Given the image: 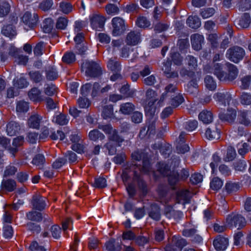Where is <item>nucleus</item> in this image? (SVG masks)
<instances>
[{
    "label": "nucleus",
    "mask_w": 251,
    "mask_h": 251,
    "mask_svg": "<svg viewBox=\"0 0 251 251\" xmlns=\"http://www.w3.org/2000/svg\"><path fill=\"white\" fill-rule=\"evenodd\" d=\"M146 96L147 98V103L145 106V111L146 114L151 120L148 126V129L146 131V128H144L141 130L140 136L142 137L147 134L150 136L151 134L155 132V124L154 122L156 117H154L155 112V108L154 106V102L157 100V94L155 91L151 89H149L147 91Z\"/></svg>",
    "instance_id": "1"
},
{
    "label": "nucleus",
    "mask_w": 251,
    "mask_h": 251,
    "mask_svg": "<svg viewBox=\"0 0 251 251\" xmlns=\"http://www.w3.org/2000/svg\"><path fill=\"white\" fill-rule=\"evenodd\" d=\"M179 159H177L174 162V165L173 167V170L171 171L170 168H169L168 166H167L163 163H159L157 164V172H158L161 175L163 176H168V180L171 185H174L176 184L178 182L180 178L181 179H185L188 177L189 174L187 170L183 169L180 173H178L177 171H175L174 168L176 165H178L179 163Z\"/></svg>",
    "instance_id": "2"
},
{
    "label": "nucleus",
    "mask_w": 251,
    "mask_h": 251,
    "mask_svg": "<svg viewBox=\"0 0 251 251\" xmlns=\"http://www.w3.org/2000/svg\"><path fill=\"white\" fill-rule=\"evenodd\" d=\"M99 128L102 130L105 133L109 134L110 141L105 147L109 151V154L112 155L116 152L115 146L122 142L123 139L118 136L115 129H113L110 125H99Z\"/></svg>",
    "instance_id": "3"
},
{
    "label": "nucleus",
    "mask_w": 251,
    "mask_h": 251,
    "mask_svg": "<svg viewBox=\"0 0 251 251\" xmlns=\"http://www.w3.org/2000/svg\"><path fill=\"white\" fill-rule=\"evenodd\" d=\"M228 70V74H226L222 70V66L219 64L214 65L213 73L221 80H233L235 79L238 75V71L236 67L233 64L227 63Z\"/></svg>",
    "instance_id": "4"
},
{
    "label": "nucleus",
    "mask_w": 251,
    "mask_h": 251,
    "mask_svg": "<svg viewBox=\"0 0 251 251\" xmlns=\"http://www.w3.org/2000/svg\"><path fill=\"white\" fill-rule=\"evenodd\" d=\"M81 68L85 75L90 77L97 76L101 72L99 65L92 61H85L82 64Z\"/></svg>",
    "instance_id": "5"
},
{
    "label": "nucleus",
    "mask_w": 251,
    "mask_h": 251,
    "mask_svg": "<svg viewBox=\"0 0 251 251\" xmlns=\"http://www.w3.org/2000/svg\"><path fill=\"white\" fill-rule=\"evenodd\" d=\"M246 224L245 219L238 214L232 213L228 215L226 219V225L230 228H241L246 225Z\"/></svg>",
    "instance_id": "6"
},
{
    "label": "nucleus",
    "mask_w": 251,
    "mask_h": 251,
    "mask_svg": "<svg viewBox=\"0 0 251 251\" xmlns=\"http://www.w3.org/2000/svg\"><path fill=\"white\" fill-rule=\"evenodd\" d=\"M245 54V51L243 48L235 46L227 50L226 56L230 61L237 63L243 58Z\"/></svg>",
    "instance_id": "7"
},
{
    "label": "nucleus",
    "mask_w": 251,
    "mask_h": 251,
    "mask_svg": "<svg viewBox=\"0 0 251 251\" xmlns=\"http://www.w3.org/2000/svg\"><path fill=\"white\" fill-rule=\"evenodd\" d=\"M213 98L220 106L225 107L232 101L231 94L227 91L218 92L214 95Z\"/></svg>",
    "instance_id": "8"
},
{
    "label": "nucleus",
    "mask_w": 251,
    "mask_h": 251,
    "mask_svg": "<svg viewBox=\"0 0 251 251\" xmlns=\"http://www.w3.org/2000/svg\"><path fill=\"white\" fill-rule=\"evenodd\" d=\"M132 159L139 161L143 159L142 171L145 173H149L151 170V166L148 157L142 152L137 151L132 154Z\"/></svg>",
    "instance_id": "9"
},
{
    "label": "nucleus",
    "mask_w": 251,
    "mask_h": 251,
    "mask_svg": "<svg viewBox=\"0 0 251 251\" xmlns=\"http://www.w3.org/2000/svg\"><path fill=\"white\" fill-rule=\"evenodd\" d=\"M92 27L97 30H100L103 28L105 22V19L103 16L98 13H93L89 16Z\"/></svg>",
    "instance_id": "10"
},
{
    "label": "nucleus",
    "mask_w": 251,
    "mask_h": 251,
    "mask_svg": "<svg viewBox=\"0 0 251 251\" xmlns=\"http://www.w3.org/2000/svg\"><path fill=\"white\" fill-rule=\"evenodd\" d=\"M112 34L114 36H119L122 34L125 30V21L119 17H116L112 20Z\"/></svg>",
    "instance_id": "11"
},
{
    "label": "nucleus",
    "mask_w": 251,
    "mask_h": 251,
    "mask_svg": "<svg viewBox=\"0 0 251 251\" xmlns=\"http://www.w3.org/2000/svg\"><path fill=\"white\" fill-rule=\"evenodd\" d=\"M13 19L12 25H4L1 29V33L10 39L15 37L17 34L16 31L13 25L17 23L18 18L13 17Z\"/></svg>",
    "instance_id": "12"
},
{
    "label": "nucleus",
    "mask_w": 251,
    "mask_h": 251,
    "mask_svg": "<svg viewBox=\"0 0 251 251\" xmlns=\"http://www.w3.org/2000/svg\"><path fill=\"white\" fill-rule=\"evenodd\" d=\"M213 244L217 251H225L228 245V239L227 237L219 235L214 239Z\"/></svg>",
    "instance_id": "13"
},
{
    "label": "nucleus",
    "mask_w": 251,
    "mask_h": 251,
    "mask_svg": "<svg viewBox=\"0 0 251 251\" xmlns=\"http://www.w3.org/2000/svg\"><path fill=\"white\" fill-rule=\"evenodd\" d=\"M239 122L246 126H251V111L243 110L238 113Z\"/></svg>",
    "instance_id": "14"
},
{
    "label": "nucleus",
    "mask_w": 251,
    "mask_h": 251,
    "mask_svg": "<svg viewBox=\"0 0 251 251\" xmlns=\"http://www.w3.org/2000/svg\"><path fill=\"white\" fill-rule=\"evenodd\" d=\"M22 19L25 25H28L29 27H32L36 24L38 21V16L35 13L31 15L30 12L27 11L25 12Z\"/></svg>",
    "instance_id": "15"
},
{
    "label": "nucleus",
    "mask_w": 251,
    "mask_h": 251,
    "mask_svg": "<svg viewBox=\"0 0 251 251\" xmlns=\"http://www.w3.org/2000/svg\"><path fill=\"white\" fill-rule=\"evenodd\" d=\"M165 216L169 219L178 220L183 216V213L180 211L175 210L171 206H167L164 210Z\"/></svg>",
    "instance_id": "16"
},
{
    "label": "nucleus",
    "mask_w": 251,
    "mask_h": 251,
    "mask_svg": "<svg viewBox=\"0 0 251 251\" xmlns=\"http://www.w3.org/2000/svg\"><path fill=\"white\" fill-rule=\"evenodd\" d=\"M190 199V192L185 189L179 190L177 194L176 199L179 203L185 204L189 202Z\"/></svg>",
    "instance_id": "17"
},
{
    "label": "nucleus",
    "mask_w": 251,
    "mask_h": 251,
    "mask_svg": "<svg viewBox=\"0 0 251 251\" xmlns=\"http://www.w3.org/2000/svg\"><path fill=\"white\" fill-rule=\"evenodd\" d=\"M140 33L137 31H131L128 33L126 38V43L127 45L135 46L141 41Z\"/></svg>",
    "instance_id": "18"
},
{
    "label": "nucleus",
    "mask_w": 251,
    "mask_h": 251,
    "mask_svg": "<svg viewBox=\"0 0 251 251\" xmlns=\"http://www.w3.org/2000/svg\"><path fill=\"white\" fill-rule=\"evenodd\" d=\"M205 137L209 140H217L220 138V132L216 125H213L208 127L205 132Z\"/></svg>",
    "instance_id": "19"
},
{
    "label": "nucleus",
    "mask_w": 251,
    "mask_h": 251,
    "mask_svg": "<svg viewBox=\"0 0 251 251\" xmlns=\"http://www.w3.org/2000/svg\"><path fill=\"white\" fill-rule=\"evenodd\" d=\"M192 48L196 50L201 49L202 44L204 41V37L199 34H194L191 36Z\"/></svg>",
    "instance_id": "20"
},
{
    "label": "nucleus",
    "mask_w": 251,
    "mask_h": 251,
    "mask_svg": "<svg viewBox=\"0 0 251 251\" xmlns=\"http://www.w3.org/2000/svg\"><path fill=\"white\" fill-rule=\"evenodd\" d=\"M42 121V117L37 114H34L29 117L27 121L28 126L32 128L39 129Z\"/></svg>",
    "instance_id": "21"
},
{
    "label": "nucleus",
    "mask_w": 251,
    "mask_h": 251,
    "mask_svg": "<svg viewBox=\"0 0 251 251\" xmlns=\"http://www.w3.org/2000/svg\"><path fill=\"white\" fill-rule=\"evenodd\" d=\"M45 200V197L40 195L34 196L32 201L33 208L38 210L43 209L46 206Z\"/></svg>",
    "instance_id": "22"
},
{
    "label": "nucleus",
    "mask_w": 251,
    "mask_h": 251,
    "mask_svg": "<svg viewBox=\"0 0 251 251\" xmlns=\"http://www.w3.org/2000/svg\"><path fill=\"white\" fill-rule=\"evenodd\" d=\"M239 28H245L249 26L251 22V19L248 13H244L239 19L235 21Z\"/></svg>",
    "instance_id": "23"
},
{
    "label": "nucleus",
    "mask_w": 251,
    "mask_h": 251,
    "mask_svg": "<svg viewBox=\"0 0 251 251\" xmlns=\"http://www.w3.org/2000/svg\"><path fill=\"white\" fill-rule=\"evenodd\" d=\"M237 116L236 111L234 109H228L226 114L220 113V118L224 121L232 123L235 119Z\"/></svg>",
    "instance_id": "24"
},
{
    "label": "nucleus",
    "mask_w": 251,
    "mask_h": 251,
    "mask_svg": "<svg viewBox=\"0 0 251 251\" xmlns=\"http://www.w3.org/2000/svg\"><path fill=\"white\" fill-rule=\"evenodd\" d=\"M148 213L149 217L153 220L158 221L160 219V210L158 206L156 204L151 205Z\"/></svg>",
    "instance_id": "25"
},
{
    "label": "nucleus",
    "mask_w": 251,
    "mask_h": 251,
    "mask_svg": "<svg viewBox=\"0 0 251 251\" xmlns=\"http://www.w3.org/2000/svg\"><path fill=\"white\" fill-rule=\"evenodd\" d=\"M170 242L175 247V248H177V251L181 250L186 245V242L185 239L176 235L174 236Z\"/></svg>",
    "instance_id": "26"
},
{
    "label": "nucleus",
    "mask_w": 251,
    "mask_h": 251,
    "mask_svg": "<svg viewBox=\"0 0 251 251\" xmlns=\"http://www.w3.org/2000/svg\"><path fill=\"white\" fill-rule=\"evenodd\" d=\"M199 120L204 124H209L213 121V115L210 111L203 110L199 115Z\"/></svg>",
    "instance_id": "27"
},
{
    "label": "nucleus",
    "mask_w": 251,
    "mask_h": 251,
    "mask_svg": "<svg viewBox=\"0 0 251 251\" xmlns=\"http://www.w3.org/2000/svg\"><path fill=\"white\" fill-rule=\"evenodd\" d=\"M186 24L190 27L196 29L201 26V22L197 16H190L188 18Z\"/></svg>",
    "instance_id": "28"
},
{
    "label": "nucleus",
    "mask_w": 251,
    "mask_h": 251,
    "mask_svg": "<svg viewBox=\"0 0 251 251\" xmlns=\"http://www.w3.org/2000/svg\"><path fill=\"white\" fill-rule=\"evenodd\" d=\"M20 129L19 125L15 122H10L7 125L6 132L8 135H15Z\"/></svg>",
    "instance_id": "29"
},
{
    "label": "nucleus",
    "mask_w": 251,
    "mask_h": 251,
    "mask_svg": "<svg viewBox=\"0 0 251 251\" xmlns=\"http://www.w3.org/2000/svg\"><path fill=\"white\" fill-rule=\"evenodd\" d=\"M162 70L168 77L174 78L178 76L177 72L171 71V62L170 61H167L163 63Z\"/></svg>",
    "instance_id": "30"
},
{
    "label": "nucleus",
    "mask_w": 251,
    "mask_h": 251,
    "mask_svg": "<svg viewBox=\"0 0 251 251\" xmlns=\"http://www.w3.org/2000/svg\"><path fill=\"white\" fill-rule=\"evenodd\" d=\"M52 122L59 125L67 124L69 121V117L63 114H59L54 115L52 120Z\"/></svg>",
    "instance_id": "31"
},
{
    "label": "nucleus",
    "mask_w": 251,
    "mask_h": 251,
    "mask_svg": "<svg viewBox=\"0 0 251 251\" xmlns=\"http://www.w3.org/2000/svg\"><path fill=\"white\" fill-rule=\"evenodd\" d=\"M41 91L36 88H32L28 92V97L29 99L34 101H40L43 100Z\"/></svg>",
    "instance_id": "32"
},
{
    "label": "nucleus",
    "mask_w": 251,
    "mask_h": 251,
    "mask_svg": "<svg viewBox=\"0 0 251 251\" xmlns=\"http://www.w3.org/2000/svg\"><path fill=\"white\" fill-rule=\"evenodd\" d=\"M1 188L9 192L13 191L16 188V182L14 180H3L1 184Z\"/></svg>",
    "instance_id": "33"
},
{
    "label": "nucleus",
    "mask_w": 251,
    "mask_h": 251,
    "mask_svg": "<svg viewBox=\"0 0 251 251\" xmlns=\"http://www.w3.org/2000/svg\"><path fill=\"white\" fill-rule=\"evenodd\" d=\"M105 247L107 251H120L122 248L121 244L116 243L114 239H111L107 242Z\"/></svg>",
    "instance_id": "34"
},
{
    "label": "nucleus",
    "mask_w": 251,
    "mask_h": 251,
    "mask_svg": "<svg viewBox=\"0 0 251 251\" xmlns=\"http://www.w3.org/2000/svg\"><path fill=\"white\" fill-rule=\"evenodd\" d=\"M89 139L93 141L96 142L98 140H102L105 136L97 129L91 130L88 134Z\"/></svg>",
    "instance_id": "35"
},
{
    "label": "nucleus",
    "mask_w": 251,
    "mask_h": 251,
    "mask_svg": "<svg viewBox=\"0 0 251 251\" xmlns=\"http://www.w3.org/2000/svg\"><path fill=\"white\" fill-rule=\"evenodd\" d=\"M53 27V22L51 18L46 19L42 25V29L45 33H50L51 32Z\"/></svg>",
    "instance_id": "36"
},
{
    "label": "nucleus",
    "mask_w": 251,
    "mask_h": 251,
    "mask_svg": "<svg viewBox=\"0 0 251 251\" xmlns=\"http://www.w3.org/2000/svg\"><path fill=\"white\" fill-rule=\"evenodd\" d=\"M134 109V105L130 102H126L121 105L120 112L124 114H129Z\"/></svg>",
    "instance_id": "37"
},
{
    "label": "nucleus",
    "mask_w": 251,
    "mask_h": 251,
    "mask_svg": "<svg viewBox=\"0 0 251 251\" xmlns=\"http://www.w3.org/2000/svg\"><path fill=\"white\" fill-rule=\"evenodd\" d=\"M237 148L238 151V153L241 155H243L248 152L249 150L251 148V143H240L237 145Z\"/></svg>",
    "instance_id": "38"
},
{
    "label": "nucleus",
    "mask_w": 251,
    "mask_h": 251,
    "mask_svg": "<svg viewBox=\"0 0 251 251\" xmlns=\"http://www.w3.org/2000/svg\"><path fill=\"white\" fill-rule=\"evenodd\" d=\"M223 185V182L218 177L213 178L210 182V188L215 191L219 190Z\"/></svg>",
    "instance_id": "39"
},
{
    "label": "nucleus",
    "mask_w": 251,
    "mask_h": 251,
    "mask_svg": "<svg viewBox=\"0 0 251 251\" xmlns=\"http://www.w3.org/2000/svg\"><path fill=\"white\" fill-rule=\"evenodd\" d=\"M204 83L206 87L210 90H214L216 89L217 85L213 77L207 75L204 79Z\"/></svg>",
    "instance_id": "40"
},
{
    "label": "nucleus",
    "mask_w": 251,
    "mask_h": 251,
    "mask_svg": "<svg viewBox=\"0 0 251 251\" xmlns=\"http://www.w3.org/2000/svg\"><path fill=\"white\" fill-rule=\"evenodd\" d=\"M107 186L106 180L105 178L99 176L95 179L93 186L98 188H103Z\"/></svg>",
    "instance_id": "41"
},
{
    "label": "nucleus",
    "mask_w": 251,
    "mask_h": 251,
    "mask_svg": "<svg viewBox=\"0 0 251 251\" xmlns=\"http://www.w3.org/2000/svg\"><path fill=\"white\" fill-rule=\"evenodd\" d=\"M26 216L28 220L37 222L40 221L42 219V214L39 212L34 211L28 212Z\"/></svg>",
    "instance_id": "42"
},
{
    "label": "nucleus",
    "mask_w": 251,
    "mask_h": 251,
    "mask_svg": "<svg viewBox=\"0 0 251 251\" xmlns=\"http://www.w3.org/2000/svg\"><path fill=\"white\" fill-rule=\"evenodd\" d=\"M113 114L112 105L110 104L105 106L102 111V116L104 119L111 118Z\"/></svg>",
    "instance_id": "43"
},
{
    "label": "nucleus",
    "mask_w": 251,
    "mask_h": 251,
    "mask_svg": "<svg viewBox=\"0 0 251 251\" xmlns=\"http://www.w3.org/2000/svg\"><path fill=\"white\" fill-rule=\"evenodd\" d=\"M239 10L241 11H245L251 8V1L250 0H241L238 5Z\"/></svg>",
    "instance_id": "44"
},
{
    "label": "nucleus",
    "mask_w": 251,
    "mask_h": 251,
    "mask_svg": "<svg viewBox=\"0 0 251 251\" xmlns=\"http://www.w3.org/2000/svg\"><path fill=\"white\" fill-rule=\"evenodd\" d=\"M60 10L65 14H68L73 10V6L71 3L66 2H61L59 5Z\"/></svg>",
    "instance_id": "45"
},
{
    "label": "nucleus",
    "mask_w": 251,
    "mask_h": 251,
    "mask_svg": "<svg viewBox=\"0 0 251 251\" xmlns=\"http://www.w3.org/2000/svg\"><path fill=\"white\" fill-rule=\"evenodd\" d=\"M29 108L28 103L24 101H20L17 103L16 111L17 113L26 112Z\"/></svg>",
    "instance_id": "46"
},
{
    "label": "nucleus",
    "mask_w": 251,
    "mask_h": 251,
    "mask_svg": "<svg viewBox=\"0 0 251 251\" xmlns=\"http://www.w3.org/2000/svg\"><path fill=\"white\" fill-rule=\"evenodd\" d=\"M197 82L196 79L191 80L185 87L186 91L191 94L196 92L198 87Z\"/></svg>",
    "instance_id": "47"
},
{
    "label": "nucleus",
    "mask_w": 251,
    "mask_h": 251,
    "mask_svg": "<svg viewBox=\"0 0 251 251\" xmlns=\"http://www.w3.org/2000/svg\"><path fill=\"white\" fill-rule=\"evenodd\" d=\"M221 162V158L217 155V154H213L212 156V162L210 164V166L212 170V174H214L216 170V168Z\"/></svg>",
    "instance_id": "48"
},
{
    "label": "nucleus",
    "mask_w": 251,
    "mask_h": 251,
    "mask_svg": "<svg viewBox=\"0 0 251 251\" xmlns=\"http://www.w3.org/2000/svg\"><path fill=\"white\" fill-rule=\"evenodd\" d=\"M240 102L244 105H250L251 104V94L248 93L244 92L240 96Z\"/></svg>",
    "instance_id": "49"
},
{
    "label": "nucleus",
    "mask_w": 251,
    "mask_h": 251,
    "mask_svg": "<svg viewBox=\"0 0 251 251\" xmlns=\"http://www.w3.org/2000/svg\"><path fill=\"white\" fill-rule=\"evenodd\" d=\"M75 60V54L73 52H66L62 57V61L67 64H70Z\"/></svg>",
    "instance_id": "50"
},
{
    "label": "nucleus",
    "mask_w": 251,
    "mask_h": 251,
    "mask_svg": "<svg viewBox=\"0 0 251 251\" xmlns=\"http://www.w3.org/2000/svg\"><path fill=\"white\" fill-rule=\"evenodd\" d=\"M13 235V230L11 226L4 225L3 228V236L5 239H10Z\"/></svg>",
    "instance_id": "51"
},
{
    "label": "nucleus",
    "mask_w": 251,
    "mask_h": 251,
    "mask_svg": "<svg viewBox=\"0 0 251 251\" xmlns=\"http://www.w3.org/2000/svg\"><path fill=\"white\" fill-rule=\"evenodd\" d=\"M184 101V99L182 95L177 94L174 96L171 100V104L174 107H176L181 104Z\"/></svg>",
    "instance_id": "52"
},
{
    "label": "nucleus",
    "mask_w": 251,
    "mask_h": 251,
    "mask_svg": "<svg viewBox=\"0 0 251 251\" xmlns=\"http://www.w3.org/2000/svg\"><path fill=\"white\" fill-rule=\"evenodd\" d=\"M107 67L112 71L117 72L120 69L121 67L118 62L112 59H109L107 62Z\"/></svg>",
    "instance_id": "53"
},
{
    "label": "nucleus",
    "mask_w": 251,
    "mask_h": 251,
    "mask_svg": "<svg viewBox=\"0 0 251 251\" xmlns=\"http://www.w3.org/2000/svg\"><path fill=\"white\" fill-rule=\"evenodd\" d=\"M10 5L6 2L0 3V17L6 15L9 12Z\"/></svg>",
    "instance_id": "54"
},
{
    "label": "nucleus",
    "mask_w": 251,
    "mask_h": 251,
    "mask_svg": "<svg viewBox=\"0 0 251 251\" xmlns=\"http://www.w3.org/2000/svg\"><path fill=\"white\" fill-rule=\"evenodd\" d=\"M68 20L65 17H60L58 19L56 26L60 29H64L68 25Z\"/></svg>",
    "instance_id": "55"
},
{
    "label": "nucleus",
    "mask_w": 251,
    "mask_h": 251,
    "mask_svg": "<svg viewBox=\"0 0 251 251\" xmlns=\"http://www.w3.org/2000/svg\"><path fill=\"white\" fill-rule=\"evenodd\" d=\"M236 153L235 149L232 147H229L227 150L226 156L225 157V160L226 161H230L233 160L236 157Z\"/></svg>",
    "instance_id": "56"
},
{
    "label": "nucleus",
    "mask_w": 251,
    "mask_h": 251,
    "mask_svg": "<svg viewBox=\"0 0 251 251\" xmlns=\"http://www.w3.org/2000/svg\"><path fill=\"white\" fill-rule=\"evenodd\" d=\"M55 86L52 84H47L44 86V93L49 96L54 95L55 93Z\"/></svg>",
    "instance_id": "57"
},
{
    "label": "nucleus",
    "mask_w": 251,
    "mask_h": 251,
    "mask_svg": "<svg viewBox=\"0 0 251 251\" xmlns=\"http://www.w3.org/2000/svg\"><path fill=\"white\" fill-rule=\"evenodd\" d=\"M106 13L109 15H115L118 13L119 8L113 4H108L105 6Z\"/></svg>",
    "instance_id": "58"
},
{
    "label": "nucleus",
    "mask_w": 251,
    "mask_h": 251,
    "mask_svg": "<svg viewBox=\"0 0 251 251\" xmlns=\"http://www.w3.org/2000/svg\"><path fill=\"white\" fill-rule=\"evenodd\" d=\"M58 74L55 68L53 67L49 68L47 71V79L52 80L57 78Z\"/></svg>",
    "instance_id": "59"
},
{
    "label": "nucleus",
    "mask_w": 251,
    "mask_h": 251,
    "mask_svg": "<svg viewBox=\"0 0 251 251\" xmlns=\"http://www.w3.org/2000/svg\"><path fill=\"white\" fill-rule=\"evenodd\" d=\"M137 25L141 28H146L150 25V22L145 17H139L136 22Z\"/></svg>",
    "instance_id": "60"
},
{
    "label": "nucleus",
    "mask_w": 251,
    "mask_h": 251,
    "mask_svg": "<svg viewBox=\"0 0 251 251\" xmlns=\"http://www.w3.org/2000/svg\"><path fill=\"white\" fill-rule=\"evenodd\" d=\"M13 82L14 86L18 88H24L26 87L28 85L27 81L23 77H21L16 82L14 80Z\"/></svg>",
    "instance_id": "61"
},
{
    "label": "nucleus",
    "mask_w": 251,
    "mask_h": 251,
    "mask_svg": "<svg viewBox=\"0 0 251 251\" xmlns=\"http://www.w3.org/2000/svg\"><path fill=\"white\" fill-rule=\"evenodd\" d=\"M198 122L196 120H192L187 122L184 124L186 129L191 131L195 130L198 126Z\"/></svg>",
    "instance_id": "62"
},
{
    "label": "nucleus",
    "mask_w": 251,
    "mask_h": 251,
    "mask_svg": "<svg viewBox=\"0 0 251 251\" xmlns=\"http://www.w3.org/2000/svg\"><path fill=\"white\" fill-rule=\"evenodd\" d=\"M44 161L45 157L44 155L41 154H38L33 159L32 163L33 164L40 167L44 163Z\"/></svg>",
    "instance_id": "63"
},
{
    "label": "nucleus",
    "mask_w": 251,
    "mask_h": 251,
    "mask_svg": "<svg viewBox=\"0 0 251 251\" xmlns=\"http://www.w3.org/2000/svg\"><path fill=\"white\" fill-rule=\"evenodd\" d=\"M29 249L31 251H46L44 246H40L36 241H33L29 246Z\"/></svg>",
    "instance_id": "64"
}]
</instances>
